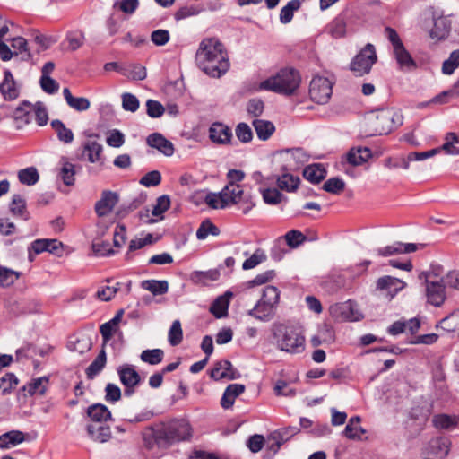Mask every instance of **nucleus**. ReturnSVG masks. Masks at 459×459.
Returning a JSON list of instances; mask_svg holds the SVG:
<instances>
[{
	"mask_svg": "<svg viewBox=\"0 0 459 459\" xmlns=\"http://www.w3.org/2000/svg\"><path fill=\"white\" fill-rule=\"evenodd\" d=\"M345 187L344 181L340 178H331L323 185V189L333 195H339Z\"/></svg>",
	"mask_w": 459,
	"mask_h": 459,
	"instance_id": "obj_56",
	"label": "nucleus"
},
{
	"mask_svg": "<svg viewBox=\"0 0 459 459\" xmlns=\"http://www.w3.org/2000/svg\"><path fill=\"white\" fill-rule=\"evenodd\" d=\"M371 157V151L368 147L351 148L346 155L348 163L353 166H359Z\"/></svg>",
	"mask_w": 459,
	"mask_h": 459,
	"instance_id": "obj_29",
	"label": "nucleus"
},
{
	"mask_svg": "<svg viewBox=\"0 0 459 459\" xmlns=\"http://www.w3.org/2000/svg\"><path fill=\"white\" fill-rule=\"evenodd\" d=\"M4 77L3 82L0 83V92L4 99L7 101L16 100L20 95V89L17 86L13 76L9 70L4 72Z\"/></svg>",
	"mask_w": 459,
	"mask_h": 459,
	"instance_id": "obj_17",
	"label": "nucleus"
},
{
	"mask_svg": "<svg viewBox=\"0 0 459 459\" xmlns=\"http://www.w3.org/2000/svg\"><path fill=\"white\" fill-rule=\"evenodd\" d=\"M445 143L441 146L434 148L437 151V154L441 152H446L448 155H459V148L455 144L459 143V137L453 132H449L445 136Z\"/></svg>",
	"mask_w": 459,
	"mask_h": 459,
	"instance_id": "obj_35",
	"label": "nucleus"
},
{
	"mask_svg": "<svg viewBox=\"0 0 459 459\" xmlns=\"http://www.w3.org/2000/svg\"><path fill=\"white\" fill-rule=\"evenodd\" d=\"M232 296L231 292H226L224 295L218 297L210 307V312L216 318H222L228 315L230 299Z\"/></svg>",
	"mask_w": 459,
	"mask_h": 459,
	"instance_id": "obj_27",
	"label": "nucleus"
},
{
	"mask_svg": "<svg viewBox=\"0 0 459 459\" xmlns=\"http://www.w3.org/2000/svg\"><path fill=\"white\" fill-rule=\"evenodd\" d=\"M360 417L354 416L350 419L346 425L343 434L350 439L360 438L361 435L365 433V430L360 426Z\"/></svg>",
	"mask_w": 459,
	"mask_h": 459,
	"instance_id": "obj_39",
	"label": "nucleus"
},
{
	"mask_svg": "<svg viewBox=\"0 0 459 459\" xmlns=\"http://www.w3.org/2000/svg\"><path fill=\"white\" fill-rule=\"evenodd\" d=\"M10 211L14 216H21L27 219L26 214V203L20 195H14L10 204Z\"/></svg>",
	"mask_w": 459,
	"mask_h": 459,
	"instance_id": "obj_53",
	"label": "nucleus"
},
{
	"mask_svg": "<svg viewBox=\"0 0 459 459\" xmlns=\"http://www.w3.org/2000/svg\"><path fill=\"white\" fill-rule=\"evenodd\" d=\"M20 273L0 266V285L8 287L19 278Z\"/></svg>",
	"mask_w": 459,
	"mask_h": 459,
	"instance_id": "obj_57",
	"label": "nucleus"
},
{
	"mask_svg": "<svg viewBox=\"0 0 459 459\" xmlns=\"http://www.w3.org/2000/svg\"><path fill=\"white\" fill-rule=\"evenodd\" d=\"M141 287L153 295H163L168 292L169 283L167 281L145 280L141 282Z\"/></svg>",
	"mask_w": 459,
	"mask_h": 459,
	"instance_id": "obj_42",
	"label": "nucleus"
},
{
	"mask_svg": "<svg viewBox=\"0 0 459 459\" xmlns=\"http://www.w3.org/2000/svg\"><path fill=\"white\" fill-rule=\"evenodd\" d=\"M25 440L24 433L20 430H11L0 436V448L8 449Z\"/></svg>",
	"mask_w": 459,
	"mask_h": 459,
	"instance_id": "obj_33",
	"label": "nucleus"
},
{
	"mask_svg": "<svg viewBox=\"0 0 459 459\" xmlns=\"http://www.w3.org/2000/svg\"><path fill=\"white\" fill-rule=\"evenodd\" d=\"M426 247V244L419 243H403L400 241L394 242L391 245L385 246L384 247H379L376 250V253L379 256H391L397 255L401 254H410L416 252L417 250H421Z\"/></svg>",
	"mask_w": 459,
	"mask_h": 459,
	"instance_id": "obj_10",
	"label": "nucleus"
},
{
	"mask_svg": "<svg viewBox=\"0 0 459 459\" xmlns=\"http://www.w3.org/2000/svg\"><path fill=\"white\" fill-rule=\"evenodd\" d=\"M433 274L420 273L419 279L425 282V291L428 302L435 307H440L446 300L445 279H432Z\"/></svg>",
	"mask_w": 459,
	"mask_h": 459,
	"instance_id": "obj_5",
	"label": "nucleus"
},
{
	"mask_svg": "<svg viewBox=\"0 0 459 459\" xmlns=\"http://www.w3.org/2000/svg\"><path fill=\"white\" fill-rule=\"evenodd\" d=\"M238 377L239 374L233 368L229 360L218 361L211 370V377L215 380L223 378L233 380Z\"/></svg>",
	"mask_w": 459,
	"mask_h": 459,
	"instance_id": "obj_18",
	"label": "nucleus"
},
{
	"mask_svg": "<svg viewBox=\"0 0 459 459\" xmlns=\"http://www.w3.org/2000/svg\"><path fill=\"white\" fill-rule=\"evenodd\" d=\"M18 384V379L13 373H6L0 378V390L3 394L10 393Z\"/></svg>",
	"mask_w": 459,
	"mask_h": 459,
	"instance_id": "obj_62",
	"label": "nucleus"
},
{
	"mask_svg": "<svg viewBox=\"0 0 459 459\" xmlns=\"http://www.w3.org/2000/svg\"><path fill=\"white\" fill-rule=\"evenodd\" d=\"M117 374L121 383L126 387L125 395H132L134 393L135 386L141 382L139 373L134 369V366L125 364L117 368Z\"/></svg>",
	"mask_w": 459,
	"mask_h": 459,
	"instance_id": "obj_11",
	"label": "nucleus"
},
{
	"mask_svg": "<svg viewBox=\"0 0 459 459\" xmlns=\"http://www.w3.org/2000/svg\"><path fill=\"white\" fill-rule=\"evenodd\" d=\"M204 202L212 209H224L229 206L222 190L219 193L206 194Z\"/></svg>",
	"mask_w": 459,
	"mask_h": 459,
	"instance_id": "obj_43",
	"label": "nucleus"
},
{
	"mask_svg": "<svg viewBox=\"0 0 459 459\" xmlns=\"http://www.w3.org/2000/svg\"><path fill=\"white\" fill-rule=\"evenodd\" d=\"M220 234L219 228L213 224L209 219L204 220L196 231V238L200 240L205 239L209 235L218 236Z\"/></svg>",
	"mask_w": 459,
	"mask_h": 459,
	"instance_id": "obj_45",
	"label": "nucleus"
},
{
	"mask_svg": "<svg viewBox=\"0 0 459 459\" xmlns=\"http://www.w3.org/2000/svg\"><path fill=\"white\" fill-rule=\"evenodd\" d=\"M280 299V291L274 286H266L264 290L262 300L267 302V304L275 307Z\"/></svg>",
	"mask_w": 459,
	"mask_h": 459,
	"instance_id": "obj_63",
	"label": "nucleus"
},
{
	"mask_svg": "<svg viewBox=\"0 0 459 459\" xmlns=\"http://www.w3.org/2000/svg\"><path fill=\"white\" fill-rule=\"evenodd\" d=\"M18 178L22 184L33 186L39 181V176L36 168L30 167L21 169L18 173Z\"/></svg>",
	"mask_w": 459,
	"mask_h": 459,
	"instance_id": "obj_49",
	"label": "nucleus"
},
{
	"mask_svg": "<svg viewBox=\"0 0 459 459\" xmlns=\"http://www.w3.org/2000/svg\"><path fill=\"white\" fill-rule=\"evenodd\" d=\"M85 40L84 33L81 30H75L68 32L65 37V42L67 43V48L70 51H75L80 48Z\"/></svg>",
	"mask_w": 459,
	"mask_h": 459,
	"instance_id": "obj_47",
	"label": "nucleus"
},
{
	"mask_svg": "<svg viewBox=\"0 0 459 459\" xmlns=\"http://www.w3.org/2000/svg\"><path fill=\"white\" fill-rule=\"evenodd\" d=\"M459 66V49L454 50L449 57L444 61L442 65V72L445 74H452L454 71Z\"/></svg>",
	"mask_w": 459,
	"mask_h": 459,
	"instance_id": "obj_58",
	"label": "nucleus"
},
{
	"mask_svg": "<svg viewBox=\"0 0 459 459\" xmlns=\"http://www.w3.org/2000/svg\"><path fill=\"white\" fill-rule=\"evenodd\" d=\"M284 238H285L287 245L291 248L298 247L306 239L303 233L297 230H291L288 231L285 234Z\"/></svg>",
	"mask_w": 459,
	"mask_h": 459,
	"instance_id": "obj_61",
	"label": "nucleus"
},
{
	"mask_svg": "<svg viewBox=\"0 0 459 459\" xmlns=\"http://www.w3.org/2000/svg\"><path fill=\"white\" fill-rule=\"evenodd\" d=\"M63 95L64 98L67 103V105L79 112L87 110L90 106L91 102L87 98L84 97H74L68 88H65L63 90Z\"/></svg>",
	"mask_w": 459,
	"mask_h": 459,
	"instance_id": "obj_31",
	"label": "nucleus"
},
{
	"mask_svg": "<svg viewBox=\"0 0 459 459\" xmlns=\"http://www.w3.org/2000/svg\"><path fill=\"white\" fill-rule=\"evenodd\" d=\"M87 415L93 421L92 424H104L108 420L111 419V412L107 406L101 403H95L88 407Z\"/></svg>",
	"mask_w": 459,
	"mask_h": 459,
	"instance_id": "obj_23",
	"label": "nucleus"
},
{
	"mask_svg": "<svg viewBox=\"0 0 459 459\" xmlns=\"http://www.w3.org/2000/svg\"><path fill=\"white\" fill-rule=\"evenodd\" d=\"M124 311L118 310L115 316L107 323H104L100 327V332L103 338L104 344H106L112 337L113 333L117 331V325L122 319Z\"/></svg>",
	"mask_w": 459,
	"mask_h": 459,
	"instance_id": "obj_30",
	"label": "nucleus"
},
{
	"mask_svg": "<svg viewBox=\"0 0 459 459\" xmlns=\"http://www.w3.org/2000/svg\"><path fill=\"white\" fill-rule=\"evenodd\" d=\"M299 432L298 427L290 426L279 429L270 434L267 439V446L270 450L276 453L280 446Z\"/></svg>",
	"mask_w": 459,
	"mask_h": 459,
	"instance_id": "obj_12",
	"label": "nucleus"
},
{
	"mask_svg": "<svg viewBox=\"0 0 459 459\" xmlns=\"http://www.w3.org/2000/svg\"><path fill=\"white\" fill-rule=\"evenodd\" d=\"M253 126L260 140L265 141L270 138L275 130L274 125L267 120L255 119Z\"/></svg>",
	"mask_w": 459,
	"mask_h": 459,
	"instance_id": "obj_38",
	"label": "nucleus"
},
{
	"mask_svg": "<svg viewBox=\"0 0 459 459\" xmlns=\"http://www.w3.org/2000/svg\"><path fill=\"white\" fill-rule=\"evenodd\" d=\"M161 181V174L158 170H152L146 173L141 179L140 184L146 186H156L160 185Z\"/></svg>",
	"mask_w": 459,
	"mask_h": 459,
	"instance_id": "obj_64",
	"label": "nucleus"
},
{
	"mask_svg": "<svg viewBox=\"0 0 459 459\" xmlns=\"http://www.w3.org/2000/svg\"><path fill=\"white\" fill-rule=\"evenodd\" d=\"M459 97V81L454 84V86L446 91L435 96L430 102L444 104L447 103L450 100Z\"/></svg>",
	"mask_w": 459,
	"mask_h": 459,
	"instance_id": "obj_51",
	"label": "nucleus"
},
{
	"mask_svg": "<svg viewBox=\"0 0 459 459\" xmlns=\"http://www.w3.org/2000/svg\"><path fill=\"white\" fill-rule=\"evenodd\" d=\"M63 182L66 186H73L74 184V176H75V170H74V165L65 161L64 162L60 173H59Z\"/></svg>",
	"mask_w": 459,
	"mask_h": 459,
	"instance_id": "obj_55",
	"label": "nucleus"
},
{
	"mask_svg": "<svg viewBox=\"0 0 459 459\" xmlns=\"http://www.w3.org/2000/svg\"><path fill=\"white\" fill-rule=\"evenodd\" d=\"M434 27L430 31L433 39H443L447 37L451 30V21L445 16L440 10H435L432 13Z\"/></svg>",
	"mask_w": 459,
	"mask_h": 459,
	"instance_id": "obj_13",
	"label": "nucleus"
},
{
	"mask_svg": "<svg viewBox=\"0 0 459 459\" xmlns=\"http://www.w3.org/2000/svg\"><path fill=\"white\" fill-rule=\"evenodd\" d=\"M329 30L333 38H342L346 34V22L343 18H335L329 25Z\"/></svg>",
	"mask_w": 459,
	"mask_h": 459,
	"instance_id": "obj_59",
	"label": "nucleus"
},
{
	"mask_svg": "<svg viewBox=\"0 0 459 459\" xmlns=\"http://www.w3.org/2000/svg\"><path fill=\"white\" fill-rule=\"evenodd\" d=\"M277 186L281 190L287 192H294L299 185V178L293 176L290 173H284L281 176L276 177Z\"/></svg>",
	"mask_w": 459,
	"mask_h": 459,
	"instance_id": "obj_36",
	"label": "nucleus"
},
{
	"mask_svg": "<svg viewBox=\"0 0 459 459\" xmlns=\"http://www.w3.org/2000/svg\"><path fill=\"white\" fill-rule=\"evenodd\" d=\"M449 446L450 443L446 438H433L429 444L428 455L436 459H444L449 453Z\"/></svg>",
	"mask_w": 459,
	"mask_h": 459,
	"instance_id": "obj_24",
	"label": "nucleus"
},
{
	"mask_svg": "<svg viewBox=\"0 0 459 459\" xmlns=\"http://www.w3.org/2000/svg\"><path fill=\"white\" fill-rule=\"evenodd\" d=\"M330 314L337 320L356 321L359 317L354 315L351 302L334 304L329 308Z\"/></svg>",
	"mask_w": 459,
	"mask_h": 459,
	"instance_id": "obj_21",
	"label": "nucleus"
},
{
	"mask_svg": "<svg viewBox=\"0 0 459 459\" xmlns=\"http://www.w3.org/2000/svg\"><path fill=\"white\" fill-rule=\"evenodd\" d=\"M32 111L35 113L37 124L39 126H46L48 121V115L44 103L40 101L36 102L35 105H32Z\"/></svg>",
	"mask_w": 459,
	"mask_h": 459,
	"instance_id": "obj_60",
	"label": "nucleus"
},
{
	"mask_svg": "<svg viewBox=\"0 0 459 459\" xmlns=\"http://www.w3.org/2000/svg\"><path fill=\"white\" fill-rule=\"evenodd\" d=\"M406 285V282L398 278L385 275L377 279L376 288L378 290H385L387 292V296L390 299H393L402 290H403Z\"/></svg>",
	"mask_w": 459,
	"mask_h": 459,
	"instance_id": "obj_14",
	"label": "nucleus"
},
{
	"mask_svg": "<svg viewBox=\"0 0 459 459\" xmlns=\"http://www.w3.org/2000/svg\"><path fill=\"white\" fill-rule=\"evenodd\" d=\"M32 104L28 100H23L17 106L13 113L12 117L17 123V128L28 125L31 121Z\"/></svg>",
	"mask_w": 459,
	"mask_h": 459,
	"instance_id": "obj_19",
	"label": "nucleus"
},
{
	"mask_svg": "<svg viewBox=\"0 0 459 459\" xmlns=\"http://www.w3.org/2000/svg\"><path fill=\"white\" fill-rule=\"evenodd\" d=\"M107 356L104 348L100 351L96 359L86 368V376L89 379H93L105 367Z\"/></svg>",
	"mask_w": 459,
	"mask_h": 459,
	"instance_id": "obj_40",
	"label": "nucleus"
},
{
	"mask_svg": "<svg viewBox=\"0 0 459 459\" xmlns=\"http://www.w3.org/2000/svg\"><path fill=\"white\" fill-rule=\"evenodd\" d=\"M403 117L399 112L391 109L380 110L376 116L375 131L378 134H386L394 127L401 126Z\"/></svg>",
	"mask_w": 459,
	"mask_h": 459,
	"instance_id": "obj_8",
	"label": "nucleus"
},
{
	"mask_svg": "<svg viewBox=\"0 0 459 459\" xmlns=\"http://www.w3.org/2000/svg\"><path fill=\"white\" fill-rule=\"evenodd\" d=\"M272 331L276 346L281 351L296 354L305 350V338L299 330L293 326L275 324Z\"/></svg>",
	"mask_w": 459,
	"mask_h": 459,
	"instance_id": "obj_4",
	"label": "nucleus"
},
{
	"mask_svg": "<svg viewBox=\"0 0 459 459\" xmlns=\"http://www.w3.org/2000/svg\"><path fill=\"white\" fill-rule=\"evenodd\" d=\"M245 385L242 384H231L227 386L221 399V405L223 409H230L233 406L238 396L243 394Z\"/></svg>",
	"mask_w": 459,
	"mask_h": 459,
	"instance_id": "obj_25",
	"label": "nucleus"
},
{
	"mask_svg": "<svg viewBox=\"0 0 459 459\" xmlns=\"http://www.w3.org/2000/svg\"><path fill=\"white\" fill-rule=\"evenodd\" d=\"M299 0H290L288 4L283 6L280 13V21L281 23L286 24L289 23L292 18L295 11L299 10L300 7Z\"/></svg>",
	"mask_w": 459,
	"mask_h": 459,
	"instance_id": "obj_48",
	"label": "nucleus"
},
{
	"mask_svg": "<svg viewBox=\"0 0 459 459\" xmlns=\"http://www.w3.org/2000/svg\"><path fill=\"white\" fill-rule=\"evenodd\" d=\"M393 53L401 70L412 71L417 67L416 62L403 45L393 50Z\"/></svg>",
	"mask_w": 459,
	"mask_h": 459,
	"instance_id": "obj_26",
	"label": "nucleus"
},
{
	"mask_svg": "<svg viewBox=\"0 0 459 459\" xmlns=\"http://www.w3.org/2000/svg\"><path fill=\"white\" fill-rule=\"evenodd\" d=\"M222 192L228 205L240 204L244 214L248 213L255 205L252 195L245 193L240 185L227 184L222 188Z\"/></svg>",
	"mask_w": 459,
	"mask_h": 459,
	"instance_id": "obj_6",
	"label": "nucleus"
},
{
	"mask_svg": "<svg viewBox=\"0 0 459 459\" xmlns=\"http://www.w3.org/2000/svg\"><path fill=\"white\" fill-rule=\"evenodd\" d=\"M195 61L197 66L212 78L221 77L230 66L227 50L216 38H206L200 42Z\"/></svg>",
	"mask_w": 459,
	"mask_h": 459,
	"instance_id": "obj_1",
	"label": "nucleus"
},
{
	"mask_svg": "<svg viewBox=\"0 0 459 459\" xmlns=\"http://www.w3.org/2000/svg\"><path fill=\"white\" fill-rule=\"evenodd\" d=\"M118 195L112 191H103L100 199L95 204V212L99 217L108 214L118 203Z\"/></svg>",
	"mask_w": 459,
	"mask_h": 459,
	"instance_id": "obj_15",
	"label": "nucleus"
},
{
	"mask_svg": "<svg viewBox=\"0 0 459 459\" xmlns=\"http://www.w3.org/2000/svg\"><path fill=\"white\" fill-rule=\"evenodd\" d=\"M168 339L172 346H177L182 342L183 331L179 320H175L172 323L169 331Z\"/></svg>",
	"mask_w": 459,
	"mask_h": 459,
	"instance_id": "obj_54",
	"label": "nucleus"
},
{
	"mask_svg": "<svg viewBox=\"0 0 459 459\" xmlns=\"http://www.w3.org/2000/svg\"><path fill=\"white\" fill-rule=\"evenodd\" d=\"M210 139L219 144H226L232 137L231 130L222 123H213L209 130Z\"/></svg>",
	"mask_w": 459,
	"mask_h": 459,
	"instance_id": "obj_20",
	"label": "nucleus"
},
{
	"mask_svg": "<svg viewBox=\"0 0 459 459\" xmlns=\"http://www.w3.org/2000/svg\"><path fill=\"white\" fill-rule=\"evenodd\" d=\"M147 143L149 146L159 150L166 156H171L174 153L172 143L159 133L150 134L147 138Z\"/></svg>",
	"mask_w": 459,
	"mask_h": 459,
	"instance_id": "obj_22",
	"label": "nucleus"
},
{
	"mask_svg": "<svg viewBox=\"0 0 459 459\" xmlns=\"http://www.w3.org/2000/svg\"><path fill=\"white\" fill-rule=\"evenodd\" d=\"M86 429L90 438L96 442L104 443L111 437L110 428L105 424H89Z\"/></svg>",
	"mask_w": 459,
	"mask_h": 459,
	"instance_id": "obj_28",
	"label": "nucleus"
},
{
	"mask_svg": "<svg viewBox=\"0 0 459 459\" xmlns=\"http://www.w3.org/2000/svg\"><path fill=\"white\" fill-rule=\"evenodd\" d=\"M164 351L161 349L144 350L140 355L143 362L149 365H157L163 360Z\"/></svg>",
	"mask_w": 459,
	"mask_h": 459,
	"instance_id": "obj_44",
	"label": "nucleus"
},
{
	"mask_svg": "<svg viewBox=\"0 0 459 459\" xmlns=\"http://www.w3.org/2000/svg\"><path fill=\"white\" fill-rule=\"evenodd\" d=\"M152 436L159 446H169L189 439L192 436V429L186 420H173L158 426L153 430Z\"/></svg>",
	"mask_w": 459,
	"mask_h": 459,
	"instance_id": "obj_2",
	"label": "nucleus"
},
{
	"mask_svg": "<svg viewBox=\"0 0 459 459\" xmlns=\"http://www.w3.org/2000/svg\"><path fill=\"white\" fill-rule=\"evenodd\" d=\"M51 126L55 130L60 142L71 143L74 141V133L71 129L67 128L61 120H52Z\"/></svg>",
	"mask_w": 459,
	"mask_h": 459,
	"instance_id": "obj_41",
	"label": "nucleus"
},
{
	"mask_svg": "<svg viewBox=\"0 0 459 459\" xmlns=\"http://www.w3.org/2000/svg\"><path fill=\"white\" fill-rule=\"evenodd\" d=\"M433 424L436 428L446 429L458 424L459 418L446 414L436 415L433 418Z\"/></svg>",
	"mask_w": 459,
	"mask_h": 459,
	"instance_id": "obj_52",
	"label": "nucleus"
},
{
	"mask_svg": "<svg viewBox=\"0 0 459 459\" xmlns=\"http://www.w3.org/2000/svg\"><path fill=\"white\" fill-rule=\"evenodd\" d=\"M273 306L260 299L254 308L248 311V315L261 321H269L273 317Z\"/></svg>",
	"mask_w": 459,
	"mask_h": 459,
	"instance_id": "obj_32",
	"label": "nucleus"
},
{
	"mask_svg": "<svg viewBox=\"0 0 459 459\" xmlns=\"http://www.w3.org/2000/svg\"><path fill=\"white\" fill-rule=\"evenodd\" d=\"M326 176V170L321 164H312L303 170V177L313 184H318Z\"/></svg>",
	"mask_w": 459,
	"mask_h": 459,
	"instance_id": "obj_34",
	"label": "nucleus"
},
{
	"mask_svg": "<svg viewBox=\"0 0 459 459\" xmlns=\"http://www.w3.org/2000/svg\"><path fill=\"white\" fill-rule=\"evenodd\" d=\"M377 62V54L375 47L368 43L365 48L355 56L351 63V69L361 76L368 74L371 70L372 65Z\"/></svg>",
	"mask_w": 459,
	"mask_h": 459,
	"instance_id": "obj_7",
	"label": "nucleus"
},
{
	"mask_svg": "<svg viewBox=\"0 0 459 459\" xmlns=\"http://www.w3.org/2000/svg\"><path fill=\"white\" fill-rule=\"evenodd\" d=\"M263 200L265 204L275 205L280 204L283 199V195L276 188H260Z\"/></svg>",
	"mask_w": 459,
	"mask_h": 459,
	"instance_id": "obj_50",
	"label": "nucleus"
},
{
	"mask_svg": "<svg viewBox=\"0 0 459 459\" xmlns=\"http://www.w3.org/2000/svg\"><path fill=\"white\" fill-rule=\"evenodd\" d=\"M437 327H440L448 333L456 331L459 328V311H455L443 318Z\"/></svg>",
	"mask_w": 459,
	"mask_h": 459,
	"instance_id": "obj_46",
	"label": "nucleus"
},
{
	"mask_svg": "<svg viewBox=\"0 0 459 459\" xmlns=\"http://www.w3.org/2000/svg\"><path fill=\"white\" fill-rule=\"evenodd\" d=\"M119 73L130 80L142 81L146 78V68L138 64H133L128 66L123 67Z\"/></svg>",
	"mask_w": 459,
	"mask_h": 459,
	"instance_id": "obj_37",
	"label": "nucleus"
},
{
	"mask_svg": "<svg viewBox=\"0 0 459 459\" xmlns=\"http://www.w3.org/2000/svg\"><path fill=\"white\" fill-rule=\"evenodd\" d=\"M301 78L294 68L281 69L275 75L260 83L261 90L271 91L286 96L292 95L299 87Z\"/></svg>",
	"mask_w": 459,
	"mask_h": 459,
	"instance_id": "obj_3",
	"label": "nucleus"
},
{
	"mask_svg": "<svg viewBox=\"0 0 459 459\" xmlns=\"http://www.w3.org/2000/svg\"><path fill=\"white\" fill-rule=\"evenodd\" d=\"M333 84L325 77L315 76L310 82L309 95L312 100L319 104L326 103L333 92Z\"/></svg>",
	"mask_w": 459,
	"mask_h": 459,
	"instance_id": "obj_9",
	"label": "nucleus"
},
{
	"mask_svg": "<svg viewBox=\"0 0 459 459\" xmlns=\"http://www.w3.org/2000/svg\"><path fill=\"white\" fill-rule=\"evenodd\" d=\"M103 146L95 140L88 139L82 143V157L91 163H104Z\"/></svg>",
	"mask_w": 459,
	"mask_h": 459,
	"instance_id": "obj_16",
	"label": "nucleus"
}]
</instances>
